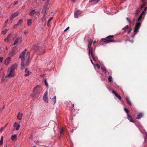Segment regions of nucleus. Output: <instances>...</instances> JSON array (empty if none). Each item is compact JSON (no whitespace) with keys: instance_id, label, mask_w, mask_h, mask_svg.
Masks as SVG:
<instances>
[{"instance_id":"aec40b11","label":"nucleus","mask_w":147,"mask_h":147,"mask_svg":"<svg viewBox=\"0 0 147 147\" xmlns=\"http://www.w3.org/2000/svg\"><path fill=\"white\" fill-rule=\"evenodd\" d=\"M47 9V6H45L42 9V13L46 14V10Z\"/></svg>"},{"instance_id":"052dcab7","label":"nucleus","mask_w":147,"mask_h":147,"mask_svg":"<svg viewBox=\"0 0 147 147\" xmlns=\"http://www.w3.org/2000/svg\"><path fill=\"white\" fill-rule=\"evenodd\" d=\"M96 42V40H94L93 41V44H94Z\"/></svg>"},{"instance_id":"a211bd4d","label":"nucleus","mask_w":147,"mask_h":147,"mask_svg":"<svg viewBox=\"0 0 147 147\" xmlns=\"http://www.w3.org/2000/svg\"><path fill=\"white\" fill-rule=\"evenodd\" d=\"M35 13V9H34L30 12L29 14L30 16H32L34 15Z\"/></svg>"},{"instance_id":"5fc2aeb1","label":"nucleus","mask_w":147,"mask_h":147,"mask_svg":"<svg viewBox=\"0 0 147 147\" xmlns=\"http://www.w3.org/2000/svg\"><path fill=\"white\" fill-rule=\"evenodd\" d=\"M145 13V11H143L142 13L140 14L141 16H142Z\"/></svg>"},{"instance_id":"6e6552de","label":"nucleus","mask_w":147,"mask_h":147,"mask_svg":"<svg viewBox=\"0 0 147 147\" xmlns=\"http://www.w3.org/2000/svg\"><path fill=\"white\" fill-rule=\"evenodd\" d=\"M82 13V12L79 10L76 11L74 13V16L75 18H77L79 16H80Z\"/></svg>"},{"instance_id":"f704fd0d","label":"nucleus","mask_w":147,"mask_h":147,"mask_svg":"<svg viewBox=\"0 0 147 147\" xmlns=\"http://www.w3.org/2000/svg\"><path fill=\"white\" fill-rule=\"evenodd\" d=\"M108 80L109 82H111L113 80L111 76H109L108 78Z\"/></svg>"},{"instance_id":"ddd939ff","label":"nucleus","mask_w":147,"mask_h":147,"mask_svg":"<svg viewBox=\"0 0 147 147\" xmlns=\"http://www.w3.org/2000/svg\"><path fill=\"white\" fill-rule=\"evenodd\" d=\"M21 37H18L15 41L14 43V45H15L17 43H20L21 42Z\"/></svg>"},{"instance_id":"5701e85b","label":"nucleus","mask_w":147,"mask_h":147,"mask_svg":"<svg viewBox=\"0 0 147 147\" xmlns=\"http://www.w3.org/2000/svg\"><path fill=\"white\" fill-rule=\"evenodd\" d=\"M126 101L127 103L129 105H131V102H130L129 98L128 97H127L126 99Z\"/></svg>"},{"instance_id":"ea45409f","label":"nucleus","mask_w":147,"mask_h":147,"mask_svg":"<svg viewBox=\"0 0 147 147\" xmlns=\"http://www.w3.org/2000/svg\"><path fill=\"white\" fill-rule=\"evenodd\" d=\"M94 66H96V67H97V68L98 69H100V66H99V65L97 64H96L95 65H94Z\"/></svg>"},{"instance_id":"13d9d810","label":"nucleus","mask_w":147,"mask_h":147,"mask_svg":"<svg viewBox=\"0 0 147 147\" xmlns=\"http://www.w3.org/2000/svg\"><path fill=\"white\" fill-rule=\"evenodd\" d=\"M144 4L142 5H141V8H143L144 7Z\"/></svg>"},{"instance_id":"b1692460","label":"nucleus","mask_w":147,"mask_h":147,"mask_svg":"<svg viewBox=\"0 0 147 147\" xmlns=\"http://www.w3.org/2000/svg\"><path fill=\"white\" fill-rule=\"evenodd\" d=\"M7 79L6 78L3 77L1 79V82L2 83H3L5 82H7Z\"/></svg>"},{"instance_id":"603ef678","label":"nucleus","mask_w":147,"mask_h":147,"mask_svg":"<svg viewBox=\"0 0 147 147\" xmlns=\"http://www.w3.org/2000/svg\"><path fill=\"white\" fill-rule=\"evenodd\" d=\"M18 25V24H17L14 25L13 26V28H16L17 27V26Z\"/></svg>"},{"instance_id":"a19ab883","label":"nucleus","mask_w":147,"mask_h":147,"mask_svg":"<svg viewBox=\"0 0 147 147\" xmlns=\"http://www.w3.org/2000/svg\"><path fill=\"white\" fill-rule=\"evenodd\" d=\"M18 125L17 124V122H15L13 124V126L14 127H16V126L17 125Z\"/></svg>"},{"instance_id":"6ab92c4d","label":"nucleus","mask_w":147,"mask_h":147,"mask_svg":"<svg viewBox=\"0 0 147 147\" xmlns=\"http://www.w3.org/2000/svg\"><path fill=\"white\" fill-rule=\"evenodd\" d=\"M48 17L47 16L46 14H44L42 20V22H44L46 21V18Z\"/></svg>"},{"instance_id":"c85d7f7f","label":"nucleus","mask_w":147,"mask_h":147,"mask_svg":"<svg viewBox=\"0 0 147 147\" xmlns=\"http://www.w3.org/2000/svg\"><path fill=\"white\" fill-rule=\"evenodd\" d=\"M56 96H55L54 97V98H52V101L53 102L54 104H55L56 102Z\"/></svg>"},{"instance_id":"774afa93","label":"nucleus","mask_w":147,"mask_h":147,"mask_svg":"<svg viewBox=\"0 0 147 147\" xmlns=\"http://www.w3.org/2000/svg\"><path fill=\"white\" fill-rule=\"evenodd\" d=\"M6 50H7V47H6Z\"/></svg>"},{"instance_id":"1a4fd4ad","label":"nucleus","mask_w":147,"mask_h":147,"mask_svg":"<svg viewBox=\"0 0 147 147\" xmlns=\"http://www.w3.org/2000/svg\"><path fill=\"white\" fill-rule=\"evenodd\" d=\"M47 92H46L44 94L43 97V100H44L45 102L46 103L48 102V99L47 96Z\"/></svg>"},{"instance_id":"f03ea898","label":"nucleus","mask_w":147,"mask_h":147,"mask_svg":"<svg viewBox=\"0 0 147 147\" xmlns=\"http://www.w3.org/2000/svg\"><path fill=\"white\" fill-rule=\"evenodd\" d=\"M141 24L140 23H138L136 24L134 30V32L132 33L131 37L133 38L135 35L138 32V30L140 28Z\"/></svg>"},{"instance_id":"f257e3e1","label":"nucleus","mask_w":147,"mask_h":147,"mask_svg":"<svg viewBox=\"0 0 147 147\" xmlns=\"http://www.w3.org/2000/svg\"><path fill=\"white\" fill-rule=\"evenodd\" d=\"M30 55V53L28 52L27 53L25 54L24 52H22L20 56V58L21 59V69H24V60L25 58L27 59L28 60L26 61L27 65L29 64L28 61L30 60L29 57Z\"/></svg>"},{"instance_id":"a18cd8bd","label":"nucleus","mask_w":147,"mask_h":147,"mask_svg":"<svg viewBox=\"0 0 147 147\" xmlns=\"http://www.w3.org/2000/svg\"><path fill=\"white\" fill-rule=\"evenodd\" d=\"M5 129V127H2L0 129V130L1 131V132H3Z\"/></svg>"},{"instance_id":"412c9836","label":"nucleus","mask_w":147,"mask_h":147,"mask_svg":"<svg viewBox=\"0 0 147 147\" xmlns=\"http://www.w3.org/2000/svg\"><path fill=\"white\" fill-rule=\"evenodd\" d=\"M88 53L89 55H90V54H91V56H92L93 53L92 52V49L91 48H88Z\"/></svg>"},{"instance_id":"4c0bfd02","label":"nucleus","mask_w":147,"mask_h":147,"mask_svg":"<svg viewBox=\"0 0 147 147\" xmlns=\"http://www.w3.org/2000/svg\"><path fill=\"white\" fill-rule=\"evenodd\" d=\"M44 82H45V83L46 86V87H48L49 86H48V83L47 82L46 80H45Z\"/></svg>"},{"instance_id":"f8f14e48","label":"nucleus","mask_w":147,"mask_h":147,"mask_svg":"<svg viewBox=\"0 0 147 147\" xmlns=\"http://www.w3.org/2000/svg\"><path fill=\"white\" fill-rule=\"evenodd\" d=\"M31 72H30L29 70V69L28 68H26L25 70V76H27L30 75L31 74Z\"/></svg>"},{"instance_id":"20e7f679","label":"nucleus","mask_w":147,"mask_h":147,"mask_svg":"<svg viewBox=\"0 0 147 147\" xmlns=\"http://www.w3.org/2000/svg\"><path fill=\"white\" fill-rule=\"evenodd\" d=\"M124 109L125 111L127 113V119L129 120L130 122H133L134 123H135V121L132 119V117L129 115L128 113L129 112V110L127 108H124Z\"/></svg>"},{"instance_id":"79ce46f5","label":"nucleus","mask_w":147,"mask_h":147,"mask_svg":"<svg viewBox=\"0 0 147 147\" xmlns=\"http://www.w3.org/2000/svg\"><path fill=\"white\" fill-rule=\"evenodd\" d=\"M113 37V35H109L107 37V38H111Z\"/></svg>"},{"instance_id":"bb28decb","label":"nucleus","mask_w":147,"mask_h":147,"mask_svg":"<svg viewBox=\"0 0 147 147\" xmlns=\"http://www.w3.org/2000/svg\"><path fill=\"white\" fill-rule=\"evenodd\" d=\"M100 0H90L89 1V3H91L93 2H94V4H96L98 3Z\"/></svg>"},{"instance_id":"473e14b6","label":"nucleus","mask_w":147,"mask_h":147,"mask_svg":"<svg viewBox=\"0 0 147 147\" xmlns=\"http://www.w3.org/2000/svg\"><path fill=\"white\" fill-rule=\"evenodd\" d=\"M101 69L103 71V72H105V73H106V68L102 66L101 67Z\"/></svg>"},{"instance_id":"e433bc0d","label":"nucleus","mask_w":147,"mask_h":147,"mask_svg":"<svg viewBox=\"0 0 147 147\" xmlns=\"http://www.w3.org/2000/svg\"><path fill=\"white\" fill-rule=\"evenodd\" d=\"M129 27L128 25H126L124 28H123L122 30H125L126 29H128Z\"/></svg>"},{"instance_id":"a878e982","label":"nucleus","mask_w":147,"mask_h":147,"mask_svg":"<svg viewBox=\"0 0 147 147\" xmlns=\"http://www.w3.org/2000/svg\"><path fill=\"white\" fill-rule=\"evenodd\" d=\"M143 116V114L142 113H140L136 117V118L137 119H139L141 118Z\"/></svg>"},{"instance_id":"f3484780","label":"nucleus","mask_w":147,"mask_h":147,"mask_svg":"<svg viewBox=\"0 0 147 147\" xmlns=\"http://www.w3.org/2000/svg\"><path fill=\"white\" fill-rule=\"evenodd\" d=\"M92 42V40L91 39H89L88 40V48H91V45Z\"/></svg>"},{"instance_id":"37998d69","label":"nucleus","mask_w":147,"mask_h":147,"mask_svg":"<svg viewBox=\"0 0 147 147\" xmlns=\"http://www.w3.org/2000/svg\"><path fill=\"white\" fill-rule=\"evenodd\" d=\"M126 19L127 21L130 24L131 23V22L130 19H129L128 17H127L126 18Z\"/></svg>"},{"instance_id":"4d7b16f0","label":"nucleus","mask_w":147,"mask_h":147,"mask_svg":"<svg viewBox=\"0 0 147 147\" xmlns=\"http://www.w3.org/2000/svg\"><path fill=\"white\" fill-rule=\"evenodd\" d=\"M131 30H132V29H131L130 30H129L128 31V34L130 33L131 32Z\"/></svg>"},{"instance_id":"72a5a7b5","label":"nucleus","mask_w":147,"mask_h":147,"mask_svg":"<svg viewBox=\"0 0 147 147\" xmlns=\"http://www.w3.org/2000/svg\"><path fill=\"white\" fill-rule=\"evenodd\" d=\"M3 137L2 136L1 138L0 141V145H1L3 144Z\"/></svg>"},{"instance_id":"dca6fc26","label":"nucleus","mask_w":147,"mask_h":147,"mask_svg":"<svg viewBox=\"0 0 147 147\" xmlns=\"http://www.w3.org/2000/svg\"><path fill=\"white\" fill-rule=\"evenodd\" d=\"M23 116V114L22 113H19L18 114L17 116V118L19 120H21L22 119V117Z\"/></svg>"},{"instance_id":"c03bdc74","label":"nucleus","mask_w":147,"mask_h":147,"mask_svg":"<svg viewBox=\"0 0 147 147\" xmlns=\"http://www.w3.org/2000/svg\"><path fill=\"white\" fill-rule=\"evenodd\" d=\"M142 16H141V15H140V16H139V18H138V21L140 20L142 18Z\"/></svg>"},{"instance_id":"69168bd1","label":"nucleus","mask_w":147,"mask_h":147,"mask_svg":"<svg viewBox=\"0 0 147 147\" xmlns=\"http://www.w3.org/2000/svg\"><path fill=\"white\" fill-rule=\"evenodd\" d=\"M75 1V0H73V3Z\"/></svg>"},{"instance_id":"c756f323","label":"nucleus","mask_w":147,"mask_h":147,"mask_svg":"<svg viewBox=\"0 0 147 147\" xmlns=\"http://www.w3.org/2000/svg\"><path fill=\"white\" fill-rule=\"evenodd\" d=\"M9 35H8L7 37L5 38V42H8L9 40Z\"/></svg>"},{"instance_id":"3c124183","label":"nucleus","mask_w":147,"mask_h":147,"mask_svg":"<svg viewBox=\"0 0 147 147\" xmlns=\"http://www.w3.org/2000/svg\"><path fill=\"white\" fill-rule=\"evenodd\" d=\"M63 131V129H61V130L60 132V134L61 135V134L62 133V132Z\"/></svg>"},{"instance_id":"58836bf2","label":"nucleus","mask_w":147,"mask_h":147,"mask_svg":"<svg viewBox=\"0 0 147 147\" xmlns=\"http://www.w3.org/2000/svg\"><path fill=\"white\" fill-rule=\"evenodd\" d=\"M53 17H51L49 18V20H48V24H47V25H48V26L49 25V23L50 21L53 19Z\"/></svg>"},{"instance_id":"de8ad7c7","label":"nucleus","mask_w":147,"mask_h":147,"mask_svg":"<svg viewBox=\"0 0 147 147\" xmlns=\"http://www.w3.org/2000/svg\"><path fill=\"white\" fill-rule=\"evenodd\" d=\"M8 20H9V19H7L6 20V21H5V25H6L7 24V23L8 22Z\"/></svg>"},{"instance_id":"393cba45","label":"nucleus","mask_w":147,"mask_h":147,"mask_svg":"<svg viewBox=\"0 0 147 147\" xmlns=\"http://www.w3.org/2000/svg\"><path fill=\"white\" fill-rule=\"evenodd\" d=\"M33 48L35 50H36L39 49V47L37 45H34Z\"/></svg>"},{"instance_id":"864d4df0","label":"nucleus","mask_w":147,"mask_h":147,"mask_svg":"<svg viewBox=\"0 0 147 147\" xmlns=\"http://www.w3.org/2000/svg\"><path fill=\"white\" fill-rule=\"evenodd\" d=\"M18 2V1H17L16 2H15V3H14L13 5H16V4H17Z\"/></svg>"},{"instance_id":"6e6d98bb","label":"nucleus","mask_w":147,"mask_h":147,"mask_svg":"<svg viewBox=\"0 0 147 147\" xmlns=\"http://www.w3.org/2000/svg\"><path fill=\"white\" fill-rule=\"evenodd\" d=\"M92 58L93 59V60L94 61H95V59L94 58V57L93 56V55H92Z\"/></svg>"},{"instance_id":"338daca9","label":"nucleus","mask_w":147,"mask_h":147,"mask_svg":"<svg viewBox=\"0 0 147 147\" xmlns=\"http://www.w3.org/2000/svg\"><path fill=\"white\" fill-rule=\"evenodd\" d=\"M49 97H50V98H51V96L50 95H49Z\"/></svg>"},{"instance_id":"7c9ffc66","label":"nucleus","mask_w":147,"mask_h":147,"mask_svg":"<svg viewBox=\"0 0 147 147\" xmlns=\"http://www.w3.org/2000/svg\"><path fill=\"white\" fill-rule=\"evenodd\" d=\"M23 22V20L22 19H20L18 22L17 24L18 25H20Z\"/></svg>"},{"instance_id":"0eeeda50","label":"nucleus","mask_w":147,"mask_h":147,"mask_svg":"<svg viewBox=\"0 0 147 147\" xmlns=\"http://www.w3.org/2000/svg\"><path fill=\"white\" fill-rule=\"evenodd\" d=\"M18 64H17L15 63L9 68H10V69L14 71V70L18 67Z\"/></svg>"},{"instance_id":"0e129e2a","label":"nucleus","mask_w":147,"mask_h":147,"mask_svg":"<svg viewBox=\"0 0 147 147\" xmlns=\"http://www.w3.org/2000/svg\"><path fill=\"white\" fill-rule=\"evenodd\" d=\"M3 109H4V105L3 106L2 108Z\"/></svg>"},{"instance_id":"e2e57ef3","label":"nucleus","mask_w":147,"mask_h":147,"mask_svg":"<svg viewBox=\"0 0 147 147\" xmlns=\"http://www.w3.org/2000/svg\"><path fill=\"white\" fill-rule=\"evenodd\" d=\"M8 124V123H7L5 125V126H4V127H5H5L7 126V125Z\"/></svg>"},{"instance_id":"680f3d73","label":"nucleus","mask_w":147,"mask_h":147,"mask_svg":"<svg viewBox=\"0 0 147 147\" xmlns=\"http://www.w3.org/2000/svg\"><path fill=\"white\" fill-rule=\"evenodd\" d=\"M129 41L130 42H131L132 43H133V40H129Z\"/></svg>"},{"instance_id":"9b49d317","label":"nucleus","mask_w":147,"mask_h":147,"mask_svg":"<svg viewBox=\"0 0 147 147\" xmlns=\"http://www.w3.org/2000/svg\"><path fill=\"white\" fill-rule=\"evenodd\" d=\"M101 40H103L105 43H108L109 42H114V40L113 39H110L106 40V38H102Z\"/></svg>"},{"instance_id":"2f4dec72","label":"nucleus","mask_w":147,"mask_h":147,"mask_svg":"<svg viewBox=\"0 0 147 147\" xmlns=\"http://www.w3.org/2000/svg\"><path fill=\"white\" fill-rule=\"evenodd\" d=\"M20 127V124H18L16 126V127H15L16 128V129L17 131H18Z\"/></svg>"},{"instance_id":"49530a36","label":"nucleus","mask_w":147,"mask_h":147,"mask_svg":"<svg viewBox=\"0 0 147 147\" xmlns=\"http://www.w3.org/2000/svg\"><path fill=\"white\" fill-rule=\"evenodd\" d=\"M3 58L2 57H0V63L2 62V61L3 60Z\"/></svg>"},{"instance_id":"2eb2a0df","label":"nucleus","mask_w":147,"mask_h":147,"mask_svg":"<svg viewBox=\"0 0 147 147\" xmlns=\"http://www.w3.org/2000/svg\"><path fill=\"white\" fill-rule=\"evenodd\" d=\"M17 139V136L16 135H14L11 136V139L12 141H15Z\"/></svg>"},{"instance_id":"8fccbe9b","label":"nucleus","mask_w":147,"mask_h":147,"mask_svg":"<svg viewBox=\"0 0 147 147\" xmlns=\"http://www.w3.org/2000/svg\"><path fill=\"white\" fill-rule=\"evenodd\" d=\"M69 27H67L64 30V32H65L69 28Z\"/></svg>"},{"instance_id":"bf43d9fd","label":"nucleus","mask_w":147,"mask_h":147,"mask_svg":"<svg viewBox=\"0 0 147 147\" xmlns=\"http://www.w3.org/2000/svg\"><path fill=\"white\" fill-rule=\"evenodd\" d=\"M90 61H91V63H92V64H93V65H94V63L93 62V61H92V59H90Z\"/></svg>"},{"instance_id":"7ed1b4c3","label":"nucleus","mask_w":147,"mask_h":147,"mask_svg":"<svg viewBox=\"0 0 147 147\" xmlns=\"http://www.w3.org/2000/svg\"><path fill=\"white\" fill-rule=\"evenodd\" d=\"M15 76L14 71L8 68L7 71V74L6 77L8 78H11Z\"/></svg>"},{"instance_id":"cd10ccee","label":"nucleus","mask_w":147,"mask_h":147,"mask_svg":"<svg viewBox=\"0 0 147 147\" xmlns=\"http://www.w3.org/2000/svg\"><path fill=\"white\" fill-rule=\"evenodd\" d=\"M15 54L14 52L13 51L10 52L9 53V55L11 57H13Z\"/></svg>"},{"instance_id":"4468645a","label":"nucleus","mask_w":147,"mask_h":147,"mask_svg":"<svg viewBox=\"0 0 147 147\" xmlns=\"http://www.w3.org/2000/svg\"><path fill=\"white\" fill-rule=\"evenodd\" d=\"M112 93L114 94L115 96L117 98L120 100H121V96L119 95L117 93H116L114 90L112 91Z\"/></svg>"},{"instance_id":"9d476101","label":"nucleus","mask_w":147,"mask_h":147,"mask_svg":"<svg viewBox=\"0 0 147 147\" xmlns=\"http://www.w3.org/2000/svg\"><path fill=\"white\" fill-rule=\"evenodd\" d=\"M34 90L36 91L37 92H39L42 90V88L40 86L38 85L34 88Z\"/></svg>"},{"instance_id":"c9c22d12","label":"nucleus","mask_w":147,"mask_h":147,"mask_svg":"<svg viewBox=\"0 0 147 147\" xmlns=\"http://www.w3.org/2000/svg\"><path fill=\"white\" fill-rule=\"evenodd\" d=\"M7 30L6 29L5 30L2 31L1 32V33H2V34H5L7 33Z\"/></svg>"},{"instance_id":"4be33fe9","label":"nucleus","mask_w":147,"mask_h":147,"mask_svg":"<svg viewBox=\"0 0 147 147\" xmlns=\"http://www.w3.org/2000/svg\"><path fill=\"white\" fill-rule=\"evenodd\" d=\"M32 20L31 19H29L27 20V24L28 26H29L31 25L32 23Z\"/></svg>"},{"instance_id":"09e8293b","label":"nucleus","mask_w":147,"mask_h":147,"mask_svg":"<svg viewBox=\"0 0 147 147\" xmlns=\"http://www.w3.org/2000/svg\"><path fill=\"white\" fill-rule=\"evenodd\" d=\"M45 52V50H44L43 51V53H39V54L40 55H42L43 54H44Z\"/></svg>"},{"instance_id":"39448f33","label":"nucleus","mask_w":147,"mask_h":147,"mask_svg":"<svg viewBox=\"0 0 147 147\" xmlns=\"http://www.w3.org/2000/svg\"><path fill=\"white\" fill-rule=\"evenodd\" d=\"M11 59V58L10 57H7L5 60L4 64L7 65H9L10 63Z\"/></svg>"},{"instance_id":"423d86ee","label":"nucleus","mask_w":147,"mask_h":147,"mask_svg":"<svg viewBox=\"0 0 147 147\" xmlns=\"http://www.w3.org/2000/svg\"><path fill=\"white\" fill-rule=\"evenodd\" d=\"M19 14V13L18 12H16L12 13L10 18V20H12L14 18L18 16Z\"/></svg>"}]
</instances>
